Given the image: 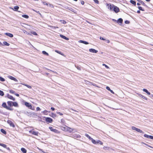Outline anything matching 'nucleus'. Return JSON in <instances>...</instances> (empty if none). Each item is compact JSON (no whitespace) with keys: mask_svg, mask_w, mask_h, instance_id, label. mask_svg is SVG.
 <instances>
[{"mask_svg":"<svg viewBox=\"0 0 153 153\" xmlns=\"http://www.w3.org/2000/svg\"><path fill=\"white\" fill-rule=\"evenodd\" d=\"M123 19L121 18H119L117 20V22L119 23H122L123 22Z\"/></svg>","mask_w":153,"mask_h":153,"instance_id":"nucleus-22","label":"nucleus"},{"mask_svg":"<svg viewBox=\"0 0 153 153\" xmlns=\"http://www.w3.org/2000/svg\"><path fill=\"white\" fill-rule=\"evenodd\" d=\"M7 103L9 106L11 107L12 105L13 102L10 101H8Z\"/></svg>","mask_w":153,"mask_h":153,"instance_id":"nucleus-17","label":"nucleus"},{"mask_svg":"<svg viewBox=\"0 0 153 153\" xmlns=\"http://www.w3.org/2000/svg\"><path fill=\"white\" fill-rule=\"evenodd\" d=\"M10 95L9 94H7V96L5 97L8 98V97H9V96H10Z\"/></svg>","mask_w":153,"mask_h":153,"instance_id":"nucleus-63","label":"nucleus"},{"mask_svg":"<svg viewBox=\"0 0 153 153\" xmlns=\"http://www.w3.org/2000/svg\"><path fill=\"white\" fill-rule=\"evenodd\" d=\"M12 105L16 107H18V104L16 102H13Z\"/></svg>","mask_w":153,"mask_h":153,"instance_id":"nucleus-15","label":"nucleus"},{"mask_svg":"<svg viewBox=\"0 0 153 153\" xmlns=\"http://www.w3.org/2000/svg\"><path fill=\"white\" fill-rule=\"evenodd\" d=\"M138 9H139V10H141V11H144V9H143L142 7H138Z\"/></svg>","mask_w":153,"mask_h":153,"instance_id":"nucleus-34","label":"nucleus"},{"mask_svg":"<svg viewBox=\"0 0 153 153\" xmlns=\"http://www.w3.org/2000/svg\"><path fill=\"white\" fill-rule=\"evenodd\" d=\"M31 33L35 35H37V34L35 32L32 31L31 32Z\"/></svg>","mask_w":153,"mask_h":153,"instance_id":"nucleus-38","label":"nucleus"},{"mask_svg":"<svg viewBox=\"0 0 153 153\" xmlns=\"http://www.w3.org/2000/svg\"><path fill=\"white\" fill-rule=\"evenodd\" d=\"M21 150L23 153H26L27 150L24 148H22L21 149Z\"/></svg>","mask_w":153,"mask_h":153,"instance_id":"nucleus-19","label":"nucleus"},{"mask_svg":"<svg viewBox=\"0 0 153 153\" xmlns=\"http://www.w3.org/2000/svg\"><path fill=\"white\" fill-rule=\"evenodd\" d=\"M144 137H146L147 138H149L150 135H148L146 134H144Z\"/></svg>","mask_w":153,"mask_h":153,"instance_id":"nucleus-40","label":"nucleus"},{"mask_svg":"<svg viewBox=\"0 0 153 153\" xmlns=\"http://www.w3.org/2000/svg\"><path fill=\"white\" fill-rule=\"evenodd\" d=\"M2 105L3 107L6 108V109L8 110H9L10 111H13V108H10L8 106H7L5 102L3 103L2 104Z\"/></svg>","mask_w":153,"mask_h":153,"instance_id":"nucleus-1","label":"nucleus"},{"mask_svg":"<svg viewBox=\"0 0 153 153\" xmlns=\"http://www.w3.org/2000/svg\"><path fill=\"white\" fill-rule=\"evenodd\" d=\"M29 132L33 135L38 136L39 133L38 131H33V130H32L29 131Z\"/></svg>","mask_w":153,"mask_h":153,"instance_id":"nucleus-3","label":"nucleus"},{"mask_svg":"<svg viewBox=\"0 0 153 153\" xmlns=\"http://www.w3.org/2000/svg\"><path fill=\"white\" fill-rule=\"evenodd\" d=\"M42 53L43 54L45 55L46 56H48L49 55V54H48V53L46 52L45 51H42Z\"/></svg>","mask_w":153,"mask_h":153,"instance_id":"nucleus-27","label":"nucleus"},{"mask_svg":"<svg viewBox=\"0 0 153 153\" xmlns=\"http://www.w3.org/2000/svg\"><path fill=\"white\" fill-rule=\"evenodd\" d=\"M36 111H40L41 110V109L39 107H37L36 108Z\"/></svg>","mask_w":153,"mask_h":153,"instance_id":"nucleus-49","label":"nucleus"},{"mask_svg":"<svg viewBox=\"0 0 153 153\" xmlns=\"http://www.w3.org/2000/svg\"><path fill=\"white\" fill-rule=\"evenodd\" d=\"M55 51L58 53L60 54L61 52L59 51L56 50Z\"/></svg>","mask_w":153,"mask_h":153,"instance_id":"nucleus-55","label":"nucleus"},{"mask_svg":"<svg viewBox=\"0 0 153 153\" xmlns=\"http://www.w3.org/2000/svg\"><path fill=\"white\" fill-rule=\"evenodd\" d=\"M0 146L3 147L4 148H7V145L5 144L0 143Z\"/></svg>","mask_w":153,"mask_h":153,"instance_id":"nucleus-25","label":"nucleus"},{"mask_svg":"<svg viewBox=\"0 0 153 153\" xmlns=\"http://www.w3.org/2000/svg\"><path fill=\"white\" fill-rule=\"evenodd\" d=\"M22 16L26 19H28L29 18V16L27 15H22Z\"/></svg>","mask_w":153,"mask_h":153,"instance_id":"nucleus-28","label":"nucleus"},{"mask_svg":"<svg viewBox=\"0 0 153 153\" xmlns=\"http://www.w3.org/2000/svg\"><path fill=\"white\" fill-rule=\"evenodd\" d=\"M125 22L126 24H128L130 22L129 21L126 20L125 21Z\"/></svg>","mask_w":153,"mask_h":153,"instance_id":"nucleus-46","label":"nucleus"},{"mask_svg":"<svg viewBox=\"0 0 153 153\" xmlns=\"http://www.w3.org/2000/svg\"><path fill=\"white\" fill-rule=\"evenodd\" d=\"M144 144H145V145H146L147 146H148L149 147H150V148H153V147H152L151 146H150L149 145H148V144H146L144 143Z\"/></svg>","mask_w":153,"mask_h":153,"instance_id":"nucleus-56","label":"nucleus"},{"mask_svg":"<svg viewBox=\"0 0 153 153\" xmlns=\"http://www.w3.org/2000/svg\"><path fill=\"white\" fill-rule=\"evenodd\" d=\"M38 149L39 150H40V151H42V152H43V153H46L44 151H43L42 149H39V148H38Z\"/></svg>","mask_w":153,"mask_h":153,"instance_id":"nucleus-57","label":"nucleus"},{"mask_svg":"<svg viewBox=\"0 0 153 153\" xmlns=\"http://www.w3.org/2000/svg\"><path fill=\"white\" fill-rule=\"evenodd\" d=\"M1 131L4 134H6V132L3 129H1Z\"/></svg>","mask_w":153,"mask_h":153,"instance_id":"nucleus-26","label":"nucleus"},{"mask_svg":"<svg viewBox=\"0 0 153 153\" xmlns=\"http://www.w3.org/2000/svg\"><path fill=\"white\" fill-rule=\"evenodd\" d=\"M0 80L1 81H5V79L1 77H0Z\"/></svg>","mask_w":153,"mask_h":153,"instance_id":"nucleus-36","label":"nucleus"},{"mask_svg":"<svg viewBox=\"0 0 153 153\" xmlns=\"http://www.w3.org/2000/svg\"><path fill=\"white\" fill-rule=\"evenodd\" d=\"M60 36L62 38L66 40H68L69 39L68 38L66 37V36L63 35H60Z\"/></svg>","mask_w":153,"mask_h":153,"instance_id":"nucleus-18","label":"nucleus"},{"mask_svg":"<svg viewBox=\"0 0 153 153\" xmlns=\"http://www.w3.org/2000/svg\"><path fill=\"white\" fill-rule=\"evenodd\" d=\"M143 91L146 93L148 95H150L151 94L146 89L144 88L143 89Z\"/></svg>","mask_w":153,"mask_h":153,"instance_id":"nucleus-14","label":"nucleus"},{"mask_svg":"<svg viewBox=\"0 0 153 153\" xmlns=\"http://www.w3.org/2000/svg\"><path fill=\"white\" fill-rule=\"evenodd\" d=\"M89 51L91 52L94 53H97L98 52V51L97 50L93 48L90 49Z\"/></svg>","mask_w":153,"mask_h":153,"instance_id":"nucleus-9","label":"nucleus"},{"mask_svg":"<svg viewBox=\"0 0 153 153\" xmlns=\"http://www.w3.org/2000/svg\"><path fill=\"white\" fill-rule=\"evenodd\" d=\"M3 44L7 46H9L10 45V44L7 42H3Z\"/></svg>","mask_w":153,"mask_h":153,"instance_id":"nucleus-30","label":"nucleus"},{"mask_svg":"<svg viewBox=\"0 0 153 153\" xmlns=\"http://www.w3.org/2000/svg\"><path fill=\"white\" fill-rule=\"evenodd\" d=\"M56 113L57 114H59V115H63V114L60 112H56Z\"/></svg>","mask_w":153,"mask_h":153,"instance_id":"nucleus-44","label":"nucleus"},{"mask_svg":"<svg viewBox=\"0 0 153 153\" xmlns=\"http://www.w3.org/2000/svg\"><path fill=\"white\" fill-rule=\"evenodd\" d=\"M139 1L140 3H141V4H142L144 6H146V4H145L142 1H141V0H139Z\"/></svg>","mask_w":153,"mask_h":153,"instance_id":"nucleus-35","label":"nucleus"},{"mask_svg":"<svg viewBox=\"0 0 153 153\" xmlns=\"http://www.w3.org/2000/svg\"><path fill=\"white\" fill-rule=\"evenodd\" d=\"M15 95H16V96H17V97H19V94H17V93H15Z\"/></svg>","mask_w":153,"mask_h":153,"instance_id":"nucleus-60","label":"nucleus"},{"mask_svg":"<svg viewBox=\"0 0 153 153\" xmlns=\"http://www.w3.org/2000/svg\"><path fill=\"white\" fill-rule=\"evenodd\" d=\"M51 109L53 111H54L55 110V108L52 107L51 108Z\"/></svg>","mask_w":153,"mask_h":153,"instance_id":"nucleus-64","label":"nucleus"},{"mask_svg":"<svg viewBox=\"0 0 153 153\" xmlns=\"http://www.w3.org/2000/svg\"><path fill=\"white\" fill-rule=\"evenodd\" d=\"M45 120L46 122L49 123H51L53 121L52 119L50 117H46L45 119Z\"/></svg>","mask_w":153,"mask_h":153,"instance_id":"nucleus-8","label":"nucleus"},{"mask_svg":"<svg viewBox=\"0 0 153 153\" xmlns=\"http://www.w3.org/2000/svg\"><path fill=\"white\" fill-rule=\"evenodd\" d=\"M138 95H139V97H141V98H142L143 99H145V100H147V98L146 97L144 96L143 95H142L141 94H138Z\"/></svg>","mask_w":153,"mask_h":153,"instance_id":"nucleus-16","label":"nucleus"},{"mask_svg":"<svg viewBox=\"0 0 153 153\" xmlns=\"http://www.w3.org/2000/svg\"><path fill=\"white\" fill-rule=\"evenodd\" d=\"M49 128L50 130L51 131H52L55 133L58 134L59 133V132L57 130L55 129H54L52 127H49Z\"/></svg>","mask_w":153,"mask_h":153,"instance_id":"nucleus-4","label":"nucleus"},{"mask_svg":"<svg viewBox=\"0 0 153 153\" xmlns=\"http://www.w3.org/2000/svg\"><path fill=\"white\" fill-rule=\"evenodd\" d=\"M85 135L86 137L87 138H88L89 140H91L92 139V138H91V137H90L88 134H85Z\"/></svg>","mask_w":153,"mask_h":153,"instance_id":"nucleus-20","label":"nucleus"},{"mask_svg":"<svg viewBox=\"0 0 153 153\" xmlns=\"http://www.w3.org/2000/svg\"><path fill=\"white\" fill-rule=\"evenodd\" d=\"M107 5L108 6V8L109 9L111 10H113V9L114 8V5L112 4H107Z\"/></svg>","mask_w":153,"mask_h":153,"instance_id":"nucleus-6","label":"nucleus"},{"mask_svg":"<svg viewBox=\"0 0 153 153\" xmlns=\"http://www.w3.org/2000/svg\"><path fill=\"white\" fill-rule=\"evenodd\" d=\"M130 2L131 3L134 5V6L136 5V2L135 1H134L132 0H131L130 1Z\"/></svg>","mask_w":153,"mask_h":153,"instance_id":"nucleus-21","label":"nucleus"},{"mask_svg":"<svg viewBox=\"0 0 153 153\" xmlns=\"http://www.w3.org/2000/svg\"><path fill=\"white\" fill-rule=\"evenodd\" d=\"M42 3H43V4L45 5L46 4V2H45V1H42Z\"/></svg>","mask_w":153,"mask_h":153,"instance_id":"nucleus-61","label":"nucleus"},{"mask_svg":"<svg viewBox=\"0 0 153 153\" xmlns=\"http://www.w3.org/2000/svg\"><path fill=\"white\" fill-rule=\"evenodd\" d=\"M94 2L97 4H98L99 3V1L97 0H94Z\"/></svg>","mask_w":153,"mask_h":153,"instance_id":"nucleus-52","label":"nucleus"},{"mask_svg":"<svg viewBox=\"0 0 153 153\" xmlns=\"http://www.w3.org/2000/svg\"><path fill=\"white\" fill-rule=\"evenodd\" d=\"M8 98H9L11 100H13V101L15 100V98L13 97L12 96H11V95H10V96H9V97H8Z\"/></svg>","mask_w":153,"mask_h":153,"instance_id":"nucleus-23","label":"nucleus"},{"mask_svg":"<svg viewBox=\"0 0 153 153\" xmlns=\"http://www.w3.org/2000/svg\"><path fill=\"white\" fill-rule=\"evenodd\" d=\"M149 138L152 140H153V136H152L150 135Z\"/></svg>","mask_w":153,"mask_h":153,"instance_id":"nucleus-50","label":"nucleus"},{"mask_svg":"<svg viewBox=\"0 0 153 153\" xmlns=\"http://www.w3.org/2000/svg\"><path fill=\"white\" fill-rule=\"evenodd\" d=\"M113 10L116 13H117L120 11V9L119 8L114 5Z\"/></svg>","mask_w":153,"mask_h":153,"instance_id":"nucleus-5","label":"nucleus"},{"mask_svg":"<svg viewBox=\"0 0 153 153\" xmlns=\"http://www.w3.org/2000/svg\"><path fill=\"white\" fill-rule=\"evenodd\" d=\"M51 116L53 117H56V115L54 113H52V115Z\"/></svg>","mask_w":153,"mask_h":153,"instance_id":"nucleus-41","label":"nucleus"},{"mask_svg":"<svg viewBox=\"0 0 153 153\" xmlns=\"http://www.w3.org/2000/svg\"><path fill=\"white\" fill-rule=\"evenodd\" d=\"M103 149L104 150H108L109 148L108 147H104L103 148Z\"/></svg>","mask_w":153,"mask_h":153,"instance_id":"nucleus-48","label":"nucleus"},{"mask_svg":"<svg viewBox=\"0 0 153 153\" xmlns=\"http://www.w3.org/2000/svg\"><path fill=\"white\" fill-rule=\"evenodd\" d=\"M106 89L107 90H108V91H109L111 90V89H110V88L109 87H108V86H107V87H106Z\"/></svg>","mask_w":153,"mask_h":153,"instance_id":"nucleus-51","label":"nucleus"},{"mask_svg":"<svg viewBox=\"0 0 153 153\" xmlns=\"http://www.w3.org/2000/svg\"><path fill=\"white\" fill-rule=\"evenodd\" d=\"M19 7L18 6H14V10L16 11L19 9Z\"/></svg>","mask_w":153,"mask_h":153,"instance_id":"nucleus-24","label":"nucleus"},{"mask_svg":"<svg viewBox=\"0 0 153 153\" xmlns=\"http://www.w3.org/2000/svg\"><path fill=\"white\" fill-rule=\"evenodd\" d=\"M66 127H67V128H69V129L70 130H70H68V131H70V132H71V131H73V129H71V128H69V127H67V126H66Z\"/></svg>","mask_w":153,"mask_h":153,"instance_id":"nucleus-47","label":"nucleus"},{"mask_svg":"<svg viewBox=\"0 0 153 153\" xmlns=\"http://www.w3.org/2000/svg\"><path fill=\"white\" fill-rule=\"evenodd\" d=\"M91 141L92 143L94 144H96L97 143V141H96L95 140H94L92 138V139H91Z\"/></svg>","mask_w":153,"mask_h":153,"instance_id":"nucleus-31","label":"nucleus"},{"mask_svg":"<svg viewBox=\"0 0 153 153\" xmlns=\"http://www.w3.org/2000/svg\"><path fill=\"white\" fill-rule=\"evenodd\" d=\"M8 77L11 80H13L15 82H18V80L16 78L13 77L12 76H8Z\"/></svg>","mask_w":153,"mask_h":153,"instance_id":"nucleus-10","label":"nucleus"},{"mask_svg":"<svg viewBox=\"0 0 153 153\" xmlns=\"http://www.w3.org/2000/svg\"><path fill=\"white\" fill-rule=\"evenodd\" d=\"M22 84L23 85H25V86H26L27 88H32L30 86L28 85H27L25 84Z\"/></svg>","mask_w":153,"mask_h":153,"instance_id":"nucleus-32","label":"nucleus"},{"mask_svg":"<svg viewBox=\"0 0 153 153\" xmlns=\"http://www.w3.org/2000/svg\"><path fill=\"white\" fill-rule=\"evenodd\" d=\"M106 40L107 42L108 43L110 42V41L109 40Z\"/></svg>","mask_w":153,"mask_h":153,"instance_id":"nucleus-62","label":"nucleus"},{"mask_svg":"<svg viewBox=\"0 0 153 153\" xmlns=\"http://www.w3.org/2000/svg\"><path fill=\"white\" fill-rule=\"evenodd\" d=\"M75 67L79 70H81L80 68L78 66H76V65H75Z\"/></svg>","mask_w":153,"mask_h":153,"instance_id":"nucleus-45","label":"nucleus"},{"mask_svg":"<svg viewBox=\"0 0 153 153\" xmlns=\"http://www.w3.org/2000/svg\"><path fill=\"white\" fill-rule=\"evenodd\" d=\"M4 95V92L1 90H0V95L3 96Z\"/></svg>","mask_w":153,"mask_h":153,"instance_id":"nucleus-33","label":"nucleus"},{"mask_svg":"<svg viewBox=\"0 0 153 153\" xmlns=\"http://www.w3.org/2000/svg\"><path fill=\"white\" fill-rule=\"evenodd\" d=\"M131 128L132 130H135L138 132L142 134L144 133V132L142 131L139 129L136 128L134 126L132 127Z\"/></svg>","mask_w":153,"mask_h":153,"instance_id":"nucleus-2","label":"nucleus"},{"mask_svg":"<svg viewBox=\"0 0 153 153\" xmlns=\"http://www.w3.org/2000/svg\"><path fill=\"white\" fill-rule=\"evenodd\" d=\"M7 123L9 124L11 126L14 128L15 127V125L13 124L12 122L10 120H8L7 121Z\"/></svg>","mask_w":153,"mask_h":153,"instance_id":"nucleus-7","label":"nucleus"},{"mask_svg":"<svg viewBox=\"0 0 153 153\" xmlns=\"http://www.w3.org/2000/svg\"><path fill=\"white\" fill-rule=\"evenodd\" d=\"M79 42L80 43H83V44H86V45H87L89 44V43L88 42H87L85 41H83L82 40H80L79 41Z\"/></svg>","mask_w":153,"mask_h":153,"instance_id":"nucleus-13","label":"nucleus"},{"mask_svg":"<svg viewBox=\"0 0 153 153\" xmlns=\"http://www.w3.org/2000/svg\"><path fill=\"white\" fill-rule=\"evenodd\" d=\"M5 34L6 36H8L10 37H13V34L10 33H5Z\"/></svg>","mask_w":153,"mask_h":153,"instance_id":"nucleus-12","label":"nucleus"},{"mask_svg":"<svg viewBox=\"0 0 153 153\" xmlns=\"http://www.w3.org/2000/svg\"><path fill=\"white\" fill-rule=\"evenodd\" d=\"M97 143H99L100 144H103V143L99 140H98L97 141Z\"/></svg>","mask_w":153,"mask_h":153,"instance_id":"nucleus-37","label":"nucleus"},{"mask_svg":"<svg viewBox=\"0 0 153 153\" xmlns=\"http://www.w3.org/2000/svg\"><path fill=\"white\" fill-rule=\"evenodd\" d=\"M103 65H104L105 66V67L106 68H109V67H108L107 65H105V64H103Z\"/></svg>","mask_w":153,"mask_h":153,"instance_id":"nucleus-54","label":"nucleus"},{"mask_svg":"<svg viewBox=\"0 0 153 153\" xmlns=\"http://www.w3.org/2000/svg\"><path fill=\"white\" fill-rule=\"evenodd\" d=\"M50 27H52V28H54L55 29L56 28H58V27H55V26H50Z\"/></svg>","mask_w":153,"mask_h":153,"instance_id":"nucleus-42","label":"nucleus"},{"mask_svg":"<svg viewBox=\"0 0 153 153\" xmlns=\"http://www.w3.org/2000/svg\"><path fill=\"white\" fill-rule=\"evenodd\" d=\"M60 21L61 22V23L63 24H66L67 23L66 22L65 20H60Z\"/></svg>","mask_w":153,"mask_h":153,"instance_id":"nucleus-29","label":"nucleus"},{"mask_svg":"<svg viewBox=\"0 0 153 153\" xmlns=\"http://www.w3.org/2000/svg\"><path fill=\"white\" fill-rule=\"evenodd\" d=\"M10 93L12 94H15V91L13 90H10Z\"/></svg>","mask_w":153,"mask_h":153,"instance_id":"nucleus-39","label":"nucleus"},{"mask_svg":"<svg viewBox=\"0 0 153 153\" xmlns=\"http://www.w3.org/2000/svg\"><path fill=\"white\" fill-rule=\"evenodd\" d=\"M49 7H52V8H53L54 7L53 6V5L52 4H49V5L48 6Z\"/></svg>","mask_w":153,"mask_h":153,"instance_id":"nucleus-43","label":"nucleus"},{"mask_svg":"<svg viewBox=\"0 0 153 153\" xmlns=\"http://www.w3.org/2000/svg\"><path fill=\"white\" fill-rule=\"evenodd\" d=\"M25 105L27 107H28L29 108H31L32 107L31 105L29 104V103L27 102H25Z\"/></svg>","mask_w":153,"mask_h":153,"instance_id":"nucleus-11","label":"nucleus"},{"mask_svg":"<svg viewBox=\"0 0 153 153\" xmlns=\"http://www.w3.org/2000/svg\"><path fill=\"white\" fill-rule=\"evenodd\" d=\"M100 38L101 40H105V39H104L101 36H100Z\"/></svg>","mask_w":153,"mask_h":153,"instance_id":"nucleus-53","label":"nucleus"},{"mask_svg":"<svg viewBox=\"0 0 153 153\" xmlns=\"http://www.w3.org/2000/svg\"><path fill=\"white\" fill-rule=\"evenodd\" d=\"M81 3L82 5L84 4L85 3V2L83 1H81Z\"/></svg>","mask_w":153,"mask_h":153,"instance_id":"nucleus-58","label":"nucleus"},{"mask_svg":"<svg viewBox=\"0 0 153 153\" xmlns=\"http://www.w3.org/2000/svg\"><path fill=\"white\" fill-rule=\"evenodd\" d=\"M110 91V92L111 93H112L113 94H114V91L112 90H111Z\"/></svg>","mask_w":153,"mask_h":153,"instance_id":"nucleus-59","label":"nucleus"}]
</instances>
